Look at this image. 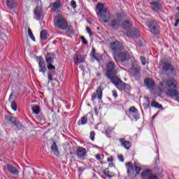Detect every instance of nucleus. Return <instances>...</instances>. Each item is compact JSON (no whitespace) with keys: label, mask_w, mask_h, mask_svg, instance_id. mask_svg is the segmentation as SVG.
<instances>
[{"label":"nucleus","mask_w":179,"mask_h":179,"mask_svg":"<svg viewBox=\"0 0 179 179\" xmlns=\"http://www.w3.org/2000/svg\"><path fill=\"white\" fill-rule=\"evenodd\" d=\"M54 24L55 27L61 30L68 29V21L64 17V15L59 14L55 17Z\"/></svg>","instance_id":"5"},{"label":"nucleus","mask_w":179,"mask_h":179,"mask_svg":"<svg viewBox=\"0 0 179 179\" xmlns=\"http://www.w3.org/2000/svg\"><path fill=\"white\" fill-rule=\"evenodd\" d=\"M67 30L69 33H73V27H72V25L68 24Z\"/></svg>","instance_id":"44"},{"label":"nucleus","mask_w":179,"mask_h":179,"mask_svg":"<svg viewBox=\"0 0 179 179\" xmlns=\"http://www.w3.org/2000/svg\"><path fill=\"white\" fill-rule=\"evenodd\" d=\"M150 8L155 12H160L162 10V4L159 1H152L150 3Z\"/></svg>","instance_id":"19"},{"label":"nucleus","mask_w":179,"mask_h":179,"mask_svg":"<svg viewBox=\"0 0 179 179\" xmlns=\"http://www.w3.org/2000/svg\"><path fill=\"white\" fill-rule=\"evenodd\" d=\"M103 174L108 178H112V177H114V175L110 173V171H108V168L103 170Z\"/></svg>","instance_id":"36"},{"label":"nucleus","mask_w":179,"mask_h":179,"mask_svg":"<svg viewBox=\"0 0 179 179\" xmlns=\"http://www.w3.org/2000/svg\"><path fill=\"white\" fill-rule=\"evenodd\" d=\"M96 13L98 16H99L101 22L103 23H108L109 20L111 19V14L109 11H108L107 8L104 7V4L102 3H99L96 6Z\"/></svg>","instance_id":"2"},{"label":"nucleus","mask_w":179,"mask_h":179,"mask_svg":"<svg viewBox=\"0 0 179 179\" xmlns=\"http://www.w3.org/2000/svg\"><path fill=\"white\" fill-rule=\"evenodd\" d=\"M110 48L113 51V55H114L117 52H121L124 50V44L118 41H115L110 43Z\"/></svg>","instance_id":"10"},{"label":"nucleus","mask_w":179,"mask_h":179,"mask_svg":"<svg viewBox=\"0 0 179 179\" xmlns=\"http://www.w3.org/2000/svg\"><path fill=\"white\" fill-rule=\"evenodd\" d=\"M90 55L91 57H93L94 59H96V61H99V58H97V56H96V49L92 48Z\"/></svg>","instance_id":"41"},{"label":"nucleus","mask_w":179,"mask_h":179,"mask_svg":"<svg viewBox=\"0 0 179 179\" xmlns=\"http://www.w3.org/2000/svg\"><path fill=\"white\" fill-rule=\"evenodd\" d=\"M151 106L155 107V108H162V106L160 103L156 102V101H152L151 102Z\"/></svg>","instance_id":"37"},{"label":"nucleus","mask_w":179,"mask_h":179,"mask_svg":"<svg viewBox=\"0 0 179 179\" xmlns=\"http://www.w3.org/2000/svg\"><path fill=\"white\" fill-rule=\"evenodd\" d=\"M39 72H42L43 75H45L47 71V66H45V62L43 57H39L38 61Z\"/></svg>","instance_id":"15"},{"label":"nucleus","mask_w":179,"mask_h":179,"mask_svg":"<svg viewBox=\"0 0 179 179\" xmlns=\"http://www.w3.org/2000/svg\"><path fill=\"white\" fill-rule=\"evenodd\" d=\"M178 10H179V7H178Z\"/></svg>","instance_id":"63"},{"label":"nucleus","mask_w":179,"mask_h":179,"mask_svg":"<svg viewBox=\"0 0 179 179\" xmlns=\"http://www.w3.org/2000/svg\"><path fill=\"white\" fill-rule=\"evenodd\" d=\"M6 3L8 9H14V8L17 7V1L16 0H6Z\"/></svg>","instance_id":"23"},{"label":"nucleus","mask_w":179,"mask_h":179,"mask_svg":"<svg viewBox=\"0 0 179 179\" xmlns=\"http://www.w3.org/2000/svg\"><path fill=\"white\" fill-rule=\"evenodd\" d=\"M132 26H134L132 21L128 20H124L121 24V27L123 29V30H129Z\"/></svg>","instance_id":"20"},{"label":"nucleus","mask_w":179,"mask_h":179,"mask_svg":"<svg viewBox=\"0 0 179 179\" xmlns=\"http://www.w3.org/2000/svg\"><path fill=\"white\" fill-rule=\"evenodd\" d=\"M175 27H177L178 26V22L176 21V23L174 24Z\"/></svg>","instance_id":"58"},{"label":"nucleus","mask_w":179,"mask_h":179,"mask_svg":"<svg viewBox=\"0 0 179 179\" xmlns=\"http://www.w3.org/2000/svg\"><path fill=\"white\" fill-rule=\"evenodd\" d=\"M28 34L33 41H36V38L34 37V35H33V32L30 28L28 29Z\"/></svg>","instance_id":"40"},{"label":"nucleus","mask_w":179,"mask_h":179,"mask_svg":"<svg viewBox=\"0 0 179 179\" xmlns=\"http://www.w3.org/2000/svg\"><path fill=\"white\" fill-rule=\"evenodd\" d=\"M113 157H108V162H113Z\"/></svg>","instance_id":"55"},{"label":"nucleus","mask_w":179,"mask_h":179,"mask_svg":"<svg viewBox=\"0 0 179 179\" xmlns=\"http://www.w3.org/2000/svg\"><path fill=\"white\" fill-rule=\"evenodd\" d=\"M11 108L14 111H17V105L16 104V101H11V105H10Z\"/></svg>","instance_id":"39"},{"label":"nucleus","mask_w":179,"mask_h":179,"mask_svg":"<svg viewBox=\"0 0 179 179\" xmlns=\"http://www.w3.org/2000/svg\"><path fill=\"white\" fill-rule=\"evenodd\" d=\"M166 95H168L169 97H177V96H178V91L174 89H169L166 92Z\"/></svg>","instance_id":"28"},{"label":"nucleus","mask_w":179,"mask_h":179,"mask_svg":"<svg viewBox=\"0 0 179 179\" xmlns=\"http://www.w3.org/2000/svg\"><path fill=\"white\" fill-rule=\"evenodd\" d=\"M48 82H52V76L51 73H48Z\"/></svg>","instance_id":"50"},{"label":"nucleus","mask_w":179,"mask_h":179,"mask_svg":"<svg viewBox=\"0 0 179 179\" xmlns=\"http://www.w3.org/2000/svg\"><path fill=\"white\" fill-rule=\"evenodd\" d=\"M81 41L83 44L87 45V41L86 40V38H85V36H81Z\"/></svg>","instance_id":"45"},{"label":"nucleus","mask_w":179,"mask_h":179,"mask_svg":"<svg viewBox=\"0 0 179 179\" xmlns=\"http://www.w3.org/2000/svg\"><path fill=\"white\" fill-rule=\"evenodd\" d=\"M55 59V55L54 53H48L45 56V61L48 65L54 64V59Z\"/></svg>","instance_id":"25"},{"label":"nucleus","mask_w":179,"mask_h":179,"mask_svg":"<svg viewBox=\"0 0 179 179\" xmlns=\"http://www.w3.org/2000/svg\"><path fill=\"white\" fill-rule=\"evenodd\" d=\"M141 61L142 65H146V57H145V56L141 57Z\"/></svg>","instance_id":"43"},{"label":"nucleus","mask_w":179,"mask_h":179,"mask_svg":"<svg viewBox=\"0 0 179 179\" xmlns=\"http://www.w3.org/2000/svg\"><path fill=\"white\" fill-rule=\"evenodd\" d=\"M32 111L34 113V114L38 115V114H40V106L38 105L32 106Z\"/></svg>","instance_id":"32"},{"label":"nucleus","mask_w":179,"mask_h":179,"mask_svg":"<svg viewBox=\"0 0 179 179\" xmlns=\"http://www.w3.org/2000/svg\"><path fill=\"white\" fill-rule=\"evenodd\" d=\"M96 76H98V78H100V76H101V72H97Z\"/></svg>","instance_id":"56"},{"label":"nucleus","mask_w":179,"mask_h":179,"mask_svg":"<svg viewBox=\"0 0 179 179\" xmlns=\"http://www.w3.org/2000/svg\"><path fill=\"white\" fill-rule=\"evenodd\" d=\"M144 84L147 86L148 89L150 90H153V87L155 86V81L152 80V78H145L144 80Z\"/></svg>","instance_id":"24"},{"label":"nucleus","mask_w":179,"mask_h":179,"mask_svg":"<svg viewBox=\"0 0 179 179\" xmlns=\"http://www.w3.org/2000/svg\"><path fill=\"white\" fill-rule=\"evenodd\" d=\"M6 169L8 170V172L10 173V174H13L14 176L19 174V170H17L16 167L10 164H6Z\"/></svg>","instance_id":"21"},{"label":"nucleus","mask_w":179,"mask_h":179,"mask_svg":"<svg viewBox=\"0 0 179 179\" xmlns=\"http://www.w3.org/2000/svg\"><path fill=\"white\" fill-rule=\"evenodd\" d=\"M5 120L12 122V124H15V127H17V128H19V129L22 128V124H20V122H19L17 121L16 117L10 116V115H6L5 116Z\"/></svg>","instance_id":"16"},{"label":"nucleus","mask_w":179,"mask_h":179,"mask_svg":"<svg viewBox=\"0 0 179 179\" xmlns=\"http://www.w3.org/2000/svg\"><path fill=\"white\" fill-rule=\"evenodd\" d=\"M144 108L148 109L150 107V99L149 98H146V103L143 104Z\"/></svg>","instance_id":"38"},{"label":"nucleus","mask_w":179,"mask_h":179,"mask_svg":"<svg viewBox=\"0 0 179 179\" xmlns=\"http://www.w3.org/2000/svg\"><path fill=\"white\" fill-rule=\"evenodd\" d=\"M112 94L113 97H115V99H117L118 97V94L117 93V90L112 91Z\"/></svg>","instance_id":"48"},{"label":"nucleus","mask_w":179,"mask_h":179,"mask_svg":"<svg viewBox=\"0 0 179 179\" xmlns=\"http://www.w3.org/2000/svg\"><path fill=\"white\" fill-rule=\"evenodd\" d=\"M34 13L36 16L37 20H40L41 15H43V8L37 6L34 10Z\"/></svg>","instance_id":"26"},{"label":"nucleus","mask_w":179,"mask_h":179,"mask_svg":"<svg viewBox=\"0 0 179 179\" xmlns=\"http://www.w3.org/2000/svg\"><path fill=\"white\" fill-rule=\"evenodd\" d=\"M12 97H13V94H10V96L8 98V101H12Z\"/></svg>","instance_id":"54"},{"label":"nucleus","mask_w":179,"mask_h":179,"mask_svg":"<svg viewBox=\"0 0 179 179\" xmlns=\"http://www.w3.org/2000/svg\"><path fill=\"white\" fill-rule=\"evenodd\" d=\"M113 55L115 61L117 62H127V61L131 59V55H129L127 52L121 51L117 53H115Z\"/></svg>","instance_id":"6"},{"label":"nucleus","mask_w":179,"mask_h":179,"mask_svg":"<svg viewBox=\"0 0 179 179\" xmlns=\"http://www.w3.org/2000/svg\"><path fill=\"white\" fill-rule=\"evenodd\" d=\"M50 7L52 8V12L55 13H59V12H61V8H62V1H61V0H56V2L50 3Z\"/></svg>","instance_id":"13"},{"label":"nucleus","mask_w":179,"mask_h":179,"mask_svg":"<svg viewBox=\"0 0 179 179\" xmlns=\"http://www.w3.org/2000/svg\"><path fill=\"white\" fill-rule=\"evenodd\" d=\"M176 100L179 102V96H176Z\"/></svg>","instance_id":"59"},{"label":"nucleus","mask_w":179,"mask_h":179,"mask_svg":"<svg viewBox=\"0 0 179 179\" xmlns=\"http://www.w3.org/2000/svg\"><path fill=\"white\" fill-rule=\"evenodd\" d=\"M51 150L53 152L55 156H59V150H58V146H57V143L53 142L51 146Z\"/></svg>","instance_id":"30"},{"label":"nucleus","mask_w":179,"mask_h":179,"mask_svg":"<svg viewBox=\"0 0 179 179\" xmlns=\"http://www.w3.org/2000/svg\"><path fill=\"white\" fill-rule=\"evenodd\" d=\"M79 68H80V69H81V71H85V66L83 64H80L79 66Z\"/></svg>","instance_id":"53"},{"label":"nucleus","mask_w":179,"mask_h":179,"mask_svg":"<svg viewBox=\"0 0 179 179\" xmlns=\"http://www.w3.org/2000/svg\"><path fill=\"white\" fill-rule=\"evenodd\" d=\"M162 72L166 76H171L173 72H176V66L170 62H164L162 64Z\"/></svg>","instance_id":"7"},{"label":"nucleus","mask_w":179,"mask_h":179,"mask_svg":"<svg viewBox=\"0 0 179 179\" xmlns=\"http://www.w3.org/2000/svg\"><path fill=\"white\" fill-rule=\"evenodd\" d=\"M110 80L119 90H125V88L127 87V84L122 82V80H121V79L118 78V76L114 77Z\"/></svg>","instance_id":"11"},{"label":"nucleus","mask_w":179,"mask_h":179,"mask_svg":"<svg viewBox=\"0 0 179 179\" xmlns=\"http://www.w3.org/2000/svg\"><path fill=\"white\" fill-rule=\"evenodd\" d=\"M178 82L176 78H171L166 80V86L171 89L173 87V89H177Z\"/></svg>","instance_id":"18"},{"label":"nucleus","mask_w":179,"mask_h":179,"mask_svg":"<svg viewBox=\"0 0 179 179\" xmlns=\"http://www.w3.org/2000/svg\"><path fill=\"white\" fill-rule=\"evenodd\" d=\"M163 168L155 166L154 169H147L141 172V177L143 179H159V175L162 173Z\"/></svg>","instance_id":"1"},{"label":"nucleus","mask_w":179,"mask_h":179,"mask_svg":"<svg viewBox=\"0 0 179 179\" xmlns=\"http://www.w3.org/2000/svg\"><path fill=\"white\" fill-rule=\"evenodd\" d=\"M126 166L127 167L128 174H134L135 171L134 169V164H132V162L127 163Z\"/></svg>","instance_id":"31"},{"label":"nucleus","mask_w":179,"mask_h":179,"mask_svg":"<svg viewBox=\"0 0 179 179\" xmlns=\"http://www.w3.org/2000/svg\"><path fill=\"white\" fill-rule=\"evenodd\" d=\"M125 92H126V93H129V92H131V90H129V88H127L125 90Z\"/></svg>","instance_id":"57"},{"label":"nucleus","mask_w":179,"mask_h":179,"mask_svg":"<svg viewBox=\"0 0 179 179\" xmlns=\"http://www.w3.org/2000/svg\"><path fill=\"white\" fill-rule=\"evenodd\" d=\"M47 67H48V69L49 70V71H54V70H55V66H54V65H52V64H48L47 65Z\"/></svg>","instance_id":"42"},{"label":"nucleus","mask_w":179,"mask_h":179,"mask_svg":"<svg viewBox=\"0 0 179 179\" xmlns=\"http://www.w3.org/2000/svg\"><path fill=\"white\" fill-rule=\"evenodd\" d=\"M71 6H72L73 9H75V8H76V1L72 0L71 1Z\"/></svg>","instance_id":"49"},{"label":"nucleus","mask_w":179,"mask_h":179,"mask_svg":"<svg viewBox=\"0 0 179 179\" xmlns=\"http://www.w3.org/2000/svg\"><path fill=\"white\" fill-rule=\"evenodd\" d=\"M87 123V117H82L80 121L78 122V125H85Z\"/></svg>","instance_id":"33"},{"label":"nucleus","mask_w":179,"mask_h":179,"mask_svg":"<svg viewBox=\"0 0 179 179\" xmlns=\"http://www.w3.org/2000/svg\"><path fill=\"white\" fill-rule=\"evenodd\" d=\"M92 98L91 100L92 101H94L96 99H98V100H101L103 99V87L101 85H100L96 91L92 94Z\"/></svg>","instance_id":"12"},{"label":"nucleus","mask_w":179,"mask_h":179,"mask_svg":"<svg viewBox=\"0 0 179 179\" xmlns=\"http://www.w3.org/2000/svg\"><path fill=\"white\" fill-rule=\"evenodd\" d=\"M74 63L76 65H79V64H82V62H85V59L82 55H78L73 57Z\"/></svg>","instance_id":"27"},{"label":"nucleus","mask_w":179,"mask_h":179,"mask_svg":"<svg viewBox=\"0 0 179 179\" xmlns=\"http://www.w3.org/2000/svg\"><path fill=\"white\" fill-rule=\"evenodd\" d=\"M87 33L90 34V37H92L93 36V34L92 33V29H90L89 27H86Z\"/></svg>","instance_id":"47"},{"label":"nucleus","mask_w":179,"mask_h":179,"mask_svg":"<svg viewBox=\"0 0 179 179\" xmlns=\"http://www.w3.org/2000/svg\"><path fill=\"white\" fill-rule=\"evenodd\" d=\"M176 22L179 24V18L176 19Z\"/></svg>","instance_id":"60"},{"label":"nucleus","mask_w":179,"mask_h":179,"mask_svg":"<svg viewBox=\"0 0 179 179\" xmlns=\"http://www.w3.org/2000/svg\"><path fill=\"white\" fill-rule=\"evenodd\" d=\"M155 117H156V115H154V116L152 117V118H155Z\"/></svg>","instance_id":"62"},{"label":"nucleus","mask_w":179,"mask_h":179,"mask_svg":"<svg viewBox=\"0 0 179 179\" xmlns=\"http://www.w3.org/2000/svg\"><path fill=\"white\" fill-rule=\"evenodd\" d=\"M120 142L122 145V146H124V148H125V149H130L131 144V142H129V141H125V138H120Z\"/></svg>","instance_id":"29"},{"label":"nucleus","mask_w":179,"mask_h":179,"mask_svg":"<svg viewBox=\"0 0 179 179\" xmlns=\"http://www.w3.org/2000/svg\"><path fill=\"white\" fill-rule=\"evenodd\" d=\"M76 155L79 159L85 157V156H86V149L83 148V147H78L76 149Z\"/></svg>","instance_id":"22"},{"label":"nucleus","mask_w":179,"mask_h":179,"mask_svg":"<svg viewBox=\"0 0 179 179\" xmlns=\"http://www.w3.org/2000/svg\"><path fill=\"white\" fill-rule=\"evenodd\" d=\"M127 37L130 38H138L141 34H139V29L133 28L131 30L127 32Z\"/></svg>","instance_id":"14"},{"label":"nucleus","mask_w":179,"mask_h":179,"mask_svg":"<svg viewBox=\"0 0 179 179\" xmlns=\"http://www.w3.org/2000/svg\"><path fill=\"white\" fill-rule=\"evenodd\" d=\"M138 110L135 106H131L129 109L128 116L129 118H134V120H138Z\"/></svg>","instance_id":"17"},{"label":"nucleus","mask_w":179,"mask_h":179,"mask_svg":"<svg viewBox=\"0 0 179 179\" xmlns=\"http://www.w3.org/2000/svg\"><path fill=\"white\" fill-rule=\"evenodd\" d=\"M148 27L149 28L150 33H152V34H154V36H157V34L160 33V27H159V24L156 21H148Z\"/></svg>","instance_id":"8"},{"label":"nucleus","mask_w":179,"mask_h":179,"mask_svg":"<svg viewBox=\"0 0 179 179\" xmlns=\"http://www.w3.org/2000/svg\"><path fill=\"white\" fill-rule=\"evenodd\" d=\"M95 157L96 160H101V157L100 156L99 154H97L96 155H95Z\"/></svg>","instance_id":"52"},{"label":"nucleus","mask_w":179,"mask_h":179,"mask_svg":"<svg viewBox=\"0 0 179 179\" xmlns=\"http://www.w3.org/2000/svg\"><path fill=\"white\" fill-rule=\"evenodd\" d=\"M134 170L137 175L142 171V168L141 166H138V163L134 162Z\"/></svg>","instance_id":"35"},{"label":"nucleus","mask_w":179,"mask_h":179,"mask_svg":"<svg viewBox=\"0 0 179 179\" xmlns=\"http://www.w3.org/2000/svg\"><path fill=\"white\" fill-rule=\"evenodd\" d=\"M106 73L105 74V76L109 80L111 79H113V78L117 77V73H118V69L117 68V65H115V63L114 62H108L106 64Z\"/></svg>","instance_id":"3"},{"label":"nucleus","mask_w":179,"mask_h":179,"mask_svg":"<svg viewBox=\"0 0 179 179\" xmlns=\"http://www.w3.org/2000/svg\"><path fill=\"white\" fill-rule=\"evenodd\" d=\"M129 72L136 80H141L142 76H141V67L132 66L129 69Z\"/></svg>","instance_id":"9"},{"label":"nucleus","mask_w":179,"mask_h":179,"mask_svg":"<svg viewBox=\"0 0 179 179\" xmlns=\"http://www.w3.org/2000/svg\"><path fill=\"white\" fill-rule=\"evenodd\" d=\"M127 17V15L123 13H117L116 14V18L112 20L109 24V26L115 30H117L119 27H121L122 23V20Z\"/></svg>","instance_id":"4"},{"label":"nucleus","mask_w":179,"mask_h":179,"mask_svg":"<svg viewBox=\"0 0 179 179\" xmlns=\"http://www.w3.org/2000/svg\"><path fill=\"white\" fill-rule=\"evenodd\" d=\"M99 27H97V29H98V30H99Z\"/></svg>","instance_id":"64"},{"label":"nucleus","mask_w":179,"mask_h":179,"mask_svg":"<svg viewBox=\"0 0 179 179\" xmlns=\"http://www.w3.org/2000/svg\"><path fill=\"white\" fill-rule=\"evenodd\" d=\"M96 135V133H94V131H92L90 132V139L91 141H94V136Z\"/></svg>","instance_id":"46"},{"label":"nucleus","mask_w":179,"mask_h":179,"mask_svg":"<svg viewBox=\"0 0 179 179\" xmlns=\"http://www.w3.org/2000/svg\"><path fill=\"white\" fill-rule=\"evenodd\" d=\"M41 38L43 41L47 40V31L45 29L41 31Z\"/></svg>","instance_id":"34"},{"label":"nucleus","mask_w":179,"mask_h":179,"mask_svg":"<svg viewBox=\"0 0 179 179\" xmlns=\"http://www.w3.org/2000/svg\"><path fill=\"white\" fill-rule=\"evenodd\" d=\"M109 167H113V164H110Z\"/></svg>","instance_id":"61"},{"label":"nucleus","mask_w":179,"mask_h":179,"mask_svg":"<svg viewBox=\"0 0 179 179\" xmlns=\"http://www.w3.org/2000/svg\"><path fill=\"white\" fill-rule=\"evenodd\" d=\"M117 157L120 162H124V156H122V155H118Z\"/></svg>","instance_id":"51"}]
</instances>
